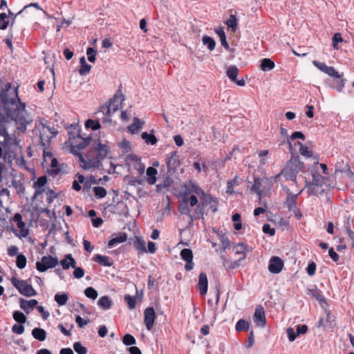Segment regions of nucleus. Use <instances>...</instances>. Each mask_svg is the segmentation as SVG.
I'll list each match as a JSON object with an SVG mask.
<instances>
[{"label": "nucleus", "instance_id": "32", "mask_svg": "<svg viewBox=\"0 0 354 354\" xmlns=\"http://www.w3.org/2000/svg\"><path fill=\"white\" fill-rule=\"evenodd\" d=\"M157 169L153 167H149L147 169V182L149 185H154L157 180Z\"/></svg>", "mask_w": 354, "mask_h": 354}, {"label": "nucleus", "instance_id": "37", "mask_svg": "<svg viewBox=\"0 0 354 354\" xmlns=\"http://www.w3.org/2000/svg\"><path fill=\"white\" fill-rule=\"evenodd\" d=\"M196 206V207L195 208L194 215H195L200 219L204 220V214H205V209L206 207V203H203L201 202Z\"/></svg>", "mask_w": 354, "mask_h": 354}, {"label": "nucleus", "instance_id": "8", "mask_svg": "<svg viewBox=\"0 0 354 354\" xmlns=\"http://www.w3.org/2000/svg\"><path fill=\"white\" fill-rule=\"evenodd\" d=\"M156 315L153 307H147L144 311V323L148 330L153 327Z\"/></svg>", "mask_w": 354, "mask_h": 354}, {"label": "nucleus", "instance_id": "34", "mask_svg": "<svg viewBox=\"0 0 354 354\" xmlns=\"http://www.w3.org/2000/svg\"><path fill=\"white\" fill-rule=\"evenodd\" d=\"M306 136L301 131H295L292 133L290 136H288L287 142L288 143L290 152L292 153L293 151L290 140L301 139L302 140H304Z\"/></svg>", "mask_w": 354, "mask_h": 354}, {"label": "nucleus", "instance_id": "57", "mask_svg": "<svg viewBox=\"0 0 354 354\" xmlns=\"http://www.w3.org/2000/svg\"><path fill=\"white\" fill-rule=\"evenodd\" d=\"M96 53H97V50L93 48V47H88L87 49H86V54H87V57H88V60L91 62V63H93L95 62V59H96Z\"/></svg>", "mask_w": 354, "mask_h": 354}, {"label": "nucleus", "instance_id": "13", "mask_svg": "<svg viewBox=\"0 0 354 354\" xmlns=\"http://www.w3.org/2000/svg\"><path fill=\"white\" fill-rule=\"evenodd\" d=\"M180 257L186 261L185 268L187 271L193 269L194 263H193V252L189 248H184L180 252Z\"/></svg>", "mask_w": 354, "mask_h": 354}, {"label": "nucleus", "instance_id": "30", "mask_svg": "<svg viewBox=\"0 0 354 354\" xmlns=\"http://www.w3.org/2000/svg\"><path fill=\"white\" fill-rule=\"evenodd\" d=\"M32 335L35 339L43 342L46 338V332L43 328H35L32 330Z\"/></svg>", "mask_w": 354, "mask_h": 354}, {"label": "nucleus", "instance_id": "35", "mask_svg": "<svg viewBox=\"0 0 354 354\" xmlns=\"http://www.w3.org/2000/svg\"><path fill=\"white\" fill-rule=\"evenodd\" d=\"M202 42L204 46H206L208 50L212 51L216 46V41L214 38L208 35H204L202 37Z\"/></svg>", "mask_w": 354, "mask_h": 354}, {"label": "nucleus", "instance_id": "56", "mask_svg": "<svg viewBox=\"0 0 354 354\" xmlns=\"http://www.w3.org/2000/svg\"><path fill=\"white\" fill-rule=\"evenodd\" d=\"M332 41H333V47L335 49L338 50L339 49L338 44L343 41V38L342 37L341 33L335 32L333 36Z\"/></svg>", "mask_w": 354, "mask_h": 354}, {"label": "nucleus", "instance_id": "44", "mask_svg": "<svg viewBox=\"0 0 354 354\" xmlns=\"http://www.w3.org/2000/svg\"><path fill=\"white\" fill-rule=\"evenodd\" d=\"M232 220L234 222V228L239 231L242 229L241 216L239 213H235L232 216Z\"/></svg>", "mask_w": 354, "mask_h": 354}, {"label": "nucleus", "instance_id": "23", "mask_svg": "<svg viewBox=\"0 0 354 354\" xmlns=\"http://www.w3.org/2000/svg\"><path fill=\"white\" fill-rule=\"evenodd\" d=\"M128 159L135 162L133 165L134 169L138 171L140 176H142L145 173V165L141 162L140 159L136 155L132 154L128 156Z\"/></svg>", "mask_w": 354, "mask_h": 354}, {"label": "nucleus", "instance_id": "19", "mask_svg": "<svg viewBox=\"0 0 354 354\" xmlns=\"http://www.w3.org/2000/svg\"><path fill=\"white\" fill-rule=\"evenodd\" d=\"M346 80L343 78V73L339 74V77H333L332 80L329 82L330 87L335 89L338 92H342L344 87Z\"/></svg>", "mask_w": 354, "mask_h": 354}, {"label": "nucleus", "instance_id": "10", "mask_svg": "<svg viewBox=\"0 0 354 354\" xmlns=\"http://www.w3.org/2000/svg\"><path fill=\"white\" fill-rule=\"evenodd\" d=\"M121 88L122 86H120L113 97L109 100L108 105H111L113 113L116 112L120 109L122 102L124 100V95L122 94Z\"/></svg>", "mask_w": 354, "mask_h": 354}, {"label": "nucleus", "instance_id": "45", "mask_svg": "<svg viewBox=\"0 0 354 354\" xmlns=\"http://www.w3.org/2000/svg\"><path fill=\"white\" fill-rule=\"evenodd\" d=\"M47 183V177L46 176L44 175L40 177H39L33 184V187L35 189H44V187Z\"/></svg>", "mask_w": 354, "mask_h": 354}, {"label": "nucleus", "instance_id": "42", "mask_svg": "<svg viewBox=\"0 0 354 354\" xmlns=\"http://www.w3.org/2000/svg\"><path fill=\"white\" fill-rule=\"evenodd\" d=\"M54 299L59 306H64L66 304L68 297L66 293H57L55 295Z\"/></svg>", "mask_w": 354, "mask_h": 354}, {"label": "nucleus", "instance_id": "39", "mask_svg": "<svg viewBox=\"0 0 354 354\" xmlns=\"http://www.w3.org/2000/svg\"><path fill=\"white\" fill-rule=\"evenodd\" d=\"M85 127L86 129H91L93 131H96L101 128V124L98 120L88 119L85 122Z\"/></svg>", "mask_w": 354, "mask_h": 354}, {"label": "nucleus", "instance_id": "40", "mask_svg": "<svg viewBox=\"0 0 354 354\" xmlns=\"http://www.w3.org/2000/svg\"><path fill=\"white\" fill-rule=\"evenodd\" d=\"M12 317L16 322L21 324H25L27 320L26 315L20 310L14 311Z\"/></svg>", "mask_w": 354, "mask_h": 354}, {"label": "nucleus", "instance_id": "24", "mask_svg": "<svg viewBox=\"0 0 354 354\" xmlns=\"http://www.w3.org/2000/svg\"><path fill=\"white\" fill-rule=\"evenodd\" d=\"M233 250L235 254L242 255V257H240L241 259H245L246 258V254L248 252V245L244 243H236L233 246Z\"/></svg>", "mask_w": 354, "mask_h": 354}, {"label": "nucleus", "instance_id": "41", "mask_svg": "<svg viewBox=\"0 0 354 354\" xmlns=\"http://www.w3.org/2000/svg\"><path fill=\"white\" fill-rule=\"evenodd\" d=\"M295 145L299 146V153H301V155L308 158H310L313 156V151L309 150L308 148L304 145L301 142L297 141L295 143Z\"/></svg>", "mask_w": 354, "mask_h": 354}, {"label": "nucleus", "instance_id": "22", "mask_svg": "<svg viewBox=\"0 0 354 354\" xmlns=\"http://www.w3.org/2000/svg\"><path fill=\"white\" fill-rule=\"evenodd\" d=\"M93 260L102 266L111 267L113 264V262L111 261L109 257L100 254H95L93 257Z\"/></svg>", "mask_w": 354, "mask_h": 354}, {"label": "nucleus", "instance_id": "33", "mask_svg": "<svg viewBox=\"0 0 354 354\" xmlns=\"http://www.w3.org/2000/svg\"><path fill=\"white\" fill-rule=\"evenodd\" d=\"M97 304L102 309L108 310L111 308L113 302L108 296L104 295L99 299Z\"/></svg>", "mask_w": 354, "mask_h": 354}, {"label": "nucleus", "instance_id": "18", "mask_svg": "<svg viewBox=\"0 0 354 354\" xmlns=\"http://www.w3.org/2000/svg\"><path fill=\"white\" fill-rule=\"evenodd\" d=\"M313 179L311 181L306 180V187L308 186H317L322 187L324 183V180H328V178L322 176L317 171H315L312 174Z\"/></svg>", "mask_w": 354, "mask_h": 354}, {"label": "nucleus", "instance_id": "20", "mask_svg": "<svg viewBox=\"0 0 354 354\" xmlns=\"http://www.w3.org/2000/svg\"><path fill=\"white\" fill-rule=\"evenodd\" d=\"M208 281L205 272H201L198 277V288L200 294L204 295L207 292Z\"/></svg>", "mask_w": 354, "mask_h": 354}, {"label": "nucleus", "instance_id": "61", "mask_svg": "<svg viewBox=\"0 0 354 354\" xmlns=\"http://www.w3.org/2000/svg\"><path fill=\"white\" fill-rule=\"evenodd\" d=\"M187 185V186H189L191 192L194 193L196 194H197V193L201 189V187L196 182L193 180H189L188 184Z\"/></svg>", "mask_w": 354, "mask_h": 354}, {"label": "nucleus", "instance_id": "4", "mask_svg": "<svg viewBox=\"0 0 354 354\" xmlns=\"http://www.w3.org/2000/svg\"><path fill=\"white\" fill-rule=\"evenodd\" d=\"M68 128L73 129L74 130L77 131V135H75V133L72 131H68L69 140L75 139V137H77L78 138H81L82 140L76 146H74L75 149L77 148L78 150H82L90 144V142L92 140L91 136H88L85 138H82L80 134L81 129H80V127L78 126V124H71Z\"/></svg>", "mask_w": 354, "mask_h": 354}, {"label": "nucleus", "instance_id": "63", "mask_svg": "<svg viewBox=\"0 0 354 354\" xmlns=\"http://www.w3.org/2000/svg\"><path fill=\"white\" fill-rule=\"evenodd\" d=\"M288 338L290 342H293L295 340L298 335H297V332L295 331L294 328L290 327L287 328L286 330Z\"/></svg>", "mask_w": 354, "mask_h": 354}, {"label": "nucleus", "instance_id": "29", "mask_svg": "<svg viewBox=\"0 0 354 354\" xmlns=\"http://www.w3.org/2000/svg\"><path fill=\"white\" fill-rule=\"evenodd\" d=\"M80 68L79 69V73L81 75H85L88 74L91 69V65L88 64L85 59L84 56H82L80 59Z\"/></svg>", "mask_w": 354, "mask_h": 354}, {"label": "nucleus", "instance_id": "38", "mask_svg": "<svg viewBox=\"0 0 354 354\" xmlns=\"http://www.w3.org/2000/svg\"><path fill=\"white\" fill-rule=\"evenodd\" d=\"M137 299H138L137 295L131 296L130 295H125L124 297V301L127 303V306L130 310H133L136 308Z\"/></svg>", "mask_w": 354, "mask_h": 354}, {"label": "nucleus", "instance_id": "60", "mask_svg": "<svg viewBox=\"0 0 354 354\" xmlns=\"http://www.w3.org/2000/svg\"><path fill=\"white\" fill-rule=\"evenodd\" d=\"M317 266L314 261H310L306 268V272L308 274L310 277L313 276L316 272Z\"/></svg>", "mask_w": 354, "mask_h": 354}, {"label": "nucleus", "instance_id": "59", "mask_svg": "<svg viewBox=\"0 0 354 354\" xmlns=\"http://www.w3.org/2000/svg\"><path fill=\"white\" fill-rule=\"evenodd\" d=\"M220 241L223 245V251H225L230 245V241L225 234H219Z\"/></svg>", "mask_w": 354, "mask_h": 354}, {"label": "nucleus", "instance_id": "12", "mask_svg": "<svg viewBox=\"0 0 354 354\" xmlns=\"http://www.w3.org/2000/svg\"><path fill=\"white\" fill-rule=\"evenodd\" d=\"M283 261L279 257H272L269 261L268 270L272 274L279 273L283 268Z\"/></svg>", "mask_w": 354, "mask_h": 354}, {"label": "nucleus", "instance_id": "52", "mask_svg": "<svg viewBox=\"0 0 354 354\" xmlns=\"http://www.w3.org/2000/svg\"><path fill=\"white\" fill-rule=\"evenodd\" d=\"M225 24L235 32L237 27V19L234 15H230V18L225 22Z\"/></svg>", "mask_w": 354, "mask_h": 354}, {"label": "nucleus", "instance_id": "21", "mask_svg": "<svg viewBox=\"0 0 354 354\" xmlns=\"http://www.w3.org/2000/svg\"><path fill=\"white\" fill-rule=\"evenodd\" d=\"M127 240V234L125 232L114 234L113 238L108 242V247L111 248L117 244L125 242Z\"/></svg>", "mask_w": 354, "mask_h": 354}, {"label": "nucleus", "instance_id": "15", "mask_svg": "<svg viewBox=\"0 0 354 354\" xmlns=\"http://www.w3.org/2000/svg\"><path fill=\"white\" fill-rule=\"evenodd\" d=\"M88 159L87 165H83L82 168L84 169H88L91 167L95 169H100L102 167V160L93 156V151L90 150L86 155Z\"/></svg>", "mask_w": 354, "mask_h": 354}, {"label": "nucleus", "instance_id": "51", "mask_svg": "<svg viewBox=\"0 0 354 354\" xmlns=\"http://www.w3.org/2000/svg\"><path fill=\"white\" fill-rule=\"evenodd\" d=\"M73 349L77 354H87L88 349L82 346L80 342H75L73 344Z\"/></svg>", "mask_w": 354, "mask_h": 354}, {"label": "nucleus", "instance_id": "1", "mask_svg": "<svg viewBox=\"0 0 354 354\" xmlns=\"http://www.w3.org/2000/svg\"><path fill=\"white\" fill-rule=\"evenodd\" d=\"M292 158L287 162L286 166L274 177V181H277L281 176H284L286 180L296 181L297 176L302 170L304 162L300 160L298 155L295 156L292 153Z\"/></svg>", "mask_w": 354, "mask_h": 354}, {"label": "nucleus", "instance_id": "58", "mask_svg": "<svg viewBox=\"0 0 354 354\" xmlns=\"http://www.w3.org/2000/svg\"><path fill=\"white\" fill-rule=\"evenodd\" d=\"M184 187H185L184 191L180 194L181 201L187 203V202H188V198H189L190 194L192 192L189 188V186H187V185H185Z\"/></svg>", "mask_w": 354, "mask_h": 354}, {"label": "nucleus", "instance_id": "54", "mask_svg": "<svg viewBox=\"0 0 354 354\" xmlns=\"http://www.w3.org/2000/svg\"><path fill=\"white\" fill-rule=\"evenodd\" d=\"M11 183H12V185L15 189H17V192L18 194H21L25 192V187L24 186V184L21 181L12 180Z\"/></svg>", "mask_w": 354, "mask_h": 354}, {"label": "nucleus", "instance_id": "6", "mask_svg": "<svg viewBox=\"0 0 354 354\" xmlns=\"http://www.w3.org/2000/svg\"><path fill=\"white\" fill-rule=\"evenodd\" d=\"M166 164L167 173L173 174L176 171L177 168L180 165L177 151H173L169 153V156L167 159Z\"/></svg>", "mask_w": 354, "mask_h": 354}, {"label": "nucleus", "instance_id": "28", "mask_svg": "<svg viewBox=\"0 0 354 354\" xmlns=\"http://www.w3.org/2000/svg\"><path fill=\"white\" fill-rule=\"evenodd\" d=\"M153 133V130H151L150 133H148L147 131L142 132L141 138L147 145H154L158 140Z\"/></svg>", "mask_w": 354, "mask_h": 354}, {"label": "nucleus", "instance_id": "3", "mask_svg": "<svg viewBox=\"0 0 354 354\" xmlns=\"http://www.w3.org/2000/svg\"><path fill=\"white\" fill-rule=\"evenodd\" d=\"M59 264L57 257L50 255L44 256L40 261L35 263L36 269L41 272H44L48 269L55 268Z\"/></svg>", "mask_w": 354, "mask_h": 354}, {"label": "nucleus", "instance_id": "49", "mask_svg": "<svg viewBox=\"0 0 354 354\" xmlns=\"http://www.w3.org/2000/svg\"><path fill=\"white\" fill-rule=\"evenodd\" d=\"M178 209L181 214L187 216L191 214V209L188 205V202L185 203L180 201Z\"/></svg>", "mask_w": 354, "mask_h": 354}, {"label": "nucleus", "instance_id": "50", "mask_svg": "<svg viewBox=\"0 0 354 354\" xmlns=\"http://www.w3.org/2000/svg\"><path fill=\"white\" fill-rule=\"evenodd\" d=\"M93 189L95 196L97 198H99V199L103 198L106 196V194H107L106 190L105 188H104L102 187H100V186L94 187Z\"/></svg>", "mask_w": 354, "mask_h": 354}, {"label": "nucleus", "instance_id": "48", "mask_svg": "<svg viewBox=\"0 0 354 354\" xmlns=\"http://www.w3.org/2000/svg\"><path fill=\"white\" fill-rule=\"evenodd\" d=\"M122 343L125 346H133V345L136 344V338L132 335H131V334H125L122 337Z\"/></svg>", "mask_w": 354, "mask_h": 354}, {"label": "nucleus", "instance_id": "43", "mask_svg": "<svg viewBox=\"0 0 354 354\" xmlns=\"http://www.w3.org/2000/svg\"><path fill=\"white\" fill-rule=\"evenodd\" d=\"M134 248L136 250L140 251L142 252H147L146 245L145 241L140 239L139 237H136V241L134 242Z\"/></svg>", "mask_w": 354, "mask_h": 354}, {"label": "nucleus", "instance_id": "5", "mask_svg": "<svg viewBox=\"0 0 354 354\" xmlns=\"http://www.w3.org/2000/svg\"><path fill=\"white\" fill-rule=\"evenodd\" d=\"M326 318L320 317L316 326L318 328H323L325 330L329 329L333 330L336 326L335 317L331 312L328 310H326Z\"/></svg>", "mask_w": 354, "mask_h": 354}, {"label": "nucleus", "instance_id": "7", "mask_svg": "<svg viewBox=\"0 0 354 354\" xmlns=\"http://www.w3.org/2000/svg\"><path fill=\"white\" fill-rule=\"evenodd\" d=\"M93 153L96 152L95 156L103 160L106 157H107L109 153V149L106 145L102 144L100 142V140L97 139L95 140V145L93 147L92 149Z\"/></svg>", "mask_w": 354, "mask_h": 354}, {"label": "nucleus", "instance_id": "31", "mask_svg": "<svg viewBox=\"0 0 354 354\" xmlns=\"http://www.w3.org/2000/svg\"><path fill=\"white\" fill-rule=\"evenodd\" d=\"M274 66V62L270 58H263L261 60L260 68L263 71H271Z\"/></svg>", "mask_w": 354, "mask_h": 354}, {"label": "nucleus", "instance_id": "47", "mask_svg": "<svg viewBox=\"0 0 354 354\" xmlns=\"http://www.w3.org/2000/svg\"><path fill=\"white\" fill-rule=\"evenodd\" d=\"M238 185L239 180L237 176L230 180H228L227 183L226 193L227 194H232L234 192V187Z\"/></svg>", "mask_w": 354, "mask_h": 354}, {"label": "nucleus", "instance_id": "46", "mask_svg": "<svg viewBox=\"0 0 354 354\" xmlns=\"http://www.w3.org/2000/svg\"><path fill=\"white\" fill-rule=\"evenodd\" d=\"M27 263L26 257L22 253L18 254L16 259V266L19 269H23L26 267Z\"/></svg>", "mask_w": 354, "mask_h": 354}, {"label": "nucleus", "instance_id": "53", "mask_svg": "<svg viewBox=\"0 0 354 354\" xmlns=\"http://www.w3.org/2000/svg\"><path fill=\"white\" fill-rule=\"evenodd\" d=\"M84 294L88 298L91 299H95L98 296L97 291L93 287L86 288L84 290Z\"/></svg>", "mask_w": 354, "mask_h": 354}, {"label": "nucleus", "instance_id": "55", "mask_svg": "<svg viewBox=\"0 0 354 354\" xmlns=\"http://www.w3.org/2000/svg\"><path fill=\"white\" fill-rule=\"evenodd\" d=\"M8 16L5 12L0 13V30H6L9 24Z\"/></svg>", "mask_w": 354, "mask_h": 354}, {"label": "nucleus", "instance_id": "26", "mask_svg": "<svg viewBox=\"0 0 354 354\" xmlns=\"http://www.w3.org/2000/svg\"><path fill=\"white\" fill-rule=\"evenodd\" d=\"M145 122L141 121L138 118L135 117L133 118V123L128 127V130L132 134H136L142 128Z\"/></svg>", "mask_w": 354, "mask_h": 354}, {"label": "nucleus", "instance_id": "2", "mask_svg": "<svg viewBox=\"0 0 354 354\" xmlns=\"http://www.w3.org/2000/svg\"><path fill=\"white\" fill-rule=\"evenodd\" d=\"M10 281L13 286L22 295L28 297L37 295V291L32 288L31 285L28 284L26 280L18 279L15 277H12Z\"/></svg>", "mask_w": 354, "mask_h": 354}, {"label": "nucleus", "instance_id": "17", "mask_svg": "<svg viewBox=\"0 0 354 354\" xmlns=\"http://www.w3.org/2000/svg\"><path fill=\"white\" fill-rule=\"evenodd\" d=\"M38 301L36 299L26 300L23 298H19L20 308L26 313L29 314L34 308L37 306Z\"/></svg>", "mask_w": 354, "mask_h": 354}, {"label": "nucleus", "instance_id": "62", "mask_svg": "<svg viewBox=\"0 0 354 354\" xmlns=\"http://www.w3.org/2000/svg\"><path fill=\"white\" fill-rule=\"evenodd\" d=\"M125 179H127L129 180L128 184L132 186H136V184L140 185L142 183V180L128 175L125 176Z\"/></svg>", "mask_w": 354, "mask_h": 354}, {"label": "nucleus", "instance_id": "9", "mask_svg": "<svg viewBox=\"0 0 354 354\" xmlns=\"http://www.w3.org/2000/svg\"><path fill=\"white\" fill-rule=\"evenodd\" d=\"M239 71V68L236 66L231 65L227 68L226 75L232 82L236 83L238 86H243L245 84V81L243 78L240 80L237 79Z\"/></svg>", "mask_w": 354, "mask_h": 354}, {"label": "nucleus", "instance_id": "11", "mask_svg": "<svg viewBox=\"0 0 354 354\" xmlns=\"http://www.w3.org/2000/svg\"><path fill=\"white\" fill-rule=\"evenodd\" d=\"M254 322L260 327H265L266 325V318L265 316V310L261 305L256 307L254 315Z\"/></svg>", "mask_w": 354, "mask_h": 354}, {"label": "nucleus", "instance_id": "64", "mask_svg": "<svg viewBox=\"0 0 354 354\" xmlns=\"http://www.w3.org/2000/svg\"><path fill=\"white\" fill-rule=\"evenodd\" d=\"M12 331L15 334L21 335L24 332V326L21 324H15L12 327Z\"/></svg>", "mask_w": 354, "mask_h": 354}, {"label": "nucleus", "instance_id": "14", "mask_svg": "<svg viewBox=\"0 0 354 354\" xmlns=\"http://www.w3.org/2000/svg\"><path fill=\"white\" fill-rule=\"evenodd\" d=\"M109 177L108 176H104L102 178H100L96 179L94 176L91 175L90 176L86 178V180L83 185V191L84 192H88L91 189V185H97L100 183L104 184V182H107L109 180Z\"/></svg>", "mask_w": 354, "mask_h": 354}, {"label": "nucleus", "instance_id": "36", "mask_svg": "<svg viewBox=\"0 0 354 354\" xmlns=\"http://www.w3.org/2000/svg\"><path fill=\"white\" fill-rule=\"evenodd\" d=\"M250 328V322L244 319H239L235 326L237 332L248 331Z\"/></svg>", "mask_w": 354, "mask_h": 354}, {"label": "nucleus", "instance_id": "16", "mask_svg": "<svg viewBox=\"0 0 354 354\" xmlns=\"http://www.w3.org/2000/svg\"><path fill=\"white\" fill-rule=\"evenodd\" d=\"M286 194H287V197H286V201L284 202V204L288 207V211L290 212L297 207V201L299 194H293L289 189H287Z\"/></svg>", "mask_w": 354, "mask_h": 354}, {"label": "nucleus", "instance_id": "25", "mask_svg": "<svg viewBox=\"0 0 354 354\" xmlns=\"http://www.w3.org/2000/svg\"><path fill=\"white\" fill-rule=\"evenodd\" d=\"M39 141H40L41 145L43 147L44 157H51L53 156V153L50 151H46V149L50 146V138H48V139H45L44 138V136L40 133Z\"/></svg>", "mask_w": 354, "mask_h": 354}, {"label": "nucleus", "instance_id": "27", "mask_svg": "<svg viewBox=\"0 0 354 354\" xmlns=\"http://www.w3.org/2000/svg\"><path fill=\"white\" fill-rule=\"evenodd\" d=\"M261 181H262L261 178L254 176V184L251 188V192H253L258 195L259 203L261 202L262 194H263V192L260 189L261 185Z\"/></svg>", "mask_w": 354, "mask_h": 354}]
</instances>
